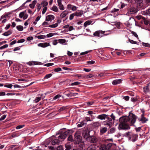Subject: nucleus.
<instances>
[{
	"label": "nucleus",
	"instance_id": "obj_51",
	"mask_svg": "<svg viewBox=\"0 0 150 150\" xmlns=\"http://www.w3.org/2000/svg\"><path fill=\"white\" fill-rule=\"evenodd\" d=\"M115 131V128L113 127L110 129V133H114Z\"/></svg>",
	"mask_w": 150,
	"mask_h": 150
},
{
	"label": "nucleus",
	"instance_id": "obj_63",
	"mask_svg": "<svg viewBox=\"0 0 150 150\" xmlns=\"http://www.w3.org/2000/svg\"><path fill=\"white\" fill-rule=\"evenodd\" d=\"M57 150H63V147L62 146H59L57 148Z\"/></svg>",
	"mask_w": 150,
	"mask_h": 150
},
{
	"label": "nucleus",
	"instance_id": "obj_57",
	"mask_svg": "<svg viewBox=\"0 0 150 150\" xmlns=\"http://www.w3.org/2000/svg\"><path fill=\"white\" fill-rule=\"evenodd\" d=\"M25 126V125H19L16 127V128L17 129H20L21 128Z\"/></svg>",
	"mask_w": 150,
	"mask_h": 150
},
{
	"label": "nucleus",
	"instance_id": "obj_53",
	"mask_svg": "<svg viewBox=\"0 0 150 150\" xmlns=\"http://www.w3.org/2000/svg\"><path fill=\"white\" fill-rule=\"evenodd\" d=\"M61 96H62L61 95H60V94H58L54 97L53 98V100H56L58 98L61 97Z\"/></svg>",
	"mask_w": 150,
	"mask_h": 150
},
{
	"label": "nucleus",
	"instance_id": "obj_47",
	"mask_svg": "<svg viewBox=\"0 0 150 150\" xmlns=\"http://www.w3.org/2000/svg\"><path fill=\"white\" fill-rule=\"evenodd\" d=\"M67 139L69 141L72 142L73 141L72 136L71 135H69L68 138Z\"/></svg>",
	"mask_w": 150,
	"mask_h": 150
},
{
	"label": "nucleus",
	"instance_id": "obj_46",
	"mask_svg": "<svg viewBox=\"0 0 150 150\" xmlns=\"http://www.w3.org/2000/svg\"><path fill=\"white\" fill-rule=\"evenodd\" d=\"M13 85L12 84H5L4 86L8 88H11Z\"/></svg>",
	"mask_w": 150,
	"mask_h": 150
},
{
	"label": "nucleus",
	"instance_id": "obj_1",
	"mask_svg": "<svg viewBox=\"0 0 150 150\" xmlns=\"http://www.w3.org/2000/svg\"><path fill=\"white\" fill-rule=\"evenodd\" d=\"M120 123L119 124L118 129L119 130H127L130 128V125L127 123V122L125 118L122 116L119 119Z\"/></svg>",
	"mask_w": 150,
	"mask_h": 150
},
{
	"label": "nucleus",
	"instance_id": "obj_64",
	"mask_svg": "<svg viewBox=\"0 0 150 150\" xmlns=\"http://www.w3.org/2000/svg\"><path fill=\"white\" fill-rule=\"evenodd\" d=\"M6 115H4L2 116L1 117V118H0V120L1 121L4 120L5 118L6 117Z\"/></svg>",
	"mask_w": 150,
	"mask_h": 150
},
{
	"label": "nucleus",
	"instance_id": "obj_56",
	"mask_svg": "<svg viewBox=\"0 0 150 150\" xmlns=\"http://www.w3.org/2000/svg\"><path fill=\"white\" fill-rule=\"evenodd\" d=\"M8 46V44H5L2 46L0 47V49L1 50H2L5 48L7 47Z\"/></svg>",
	"mask_w": 150,
	"mask_h": 150
},
{
	"label": "nucleus",
	"instance_id": "obj_19",
	"mask_svg": "<svg viewBox=\"0 0 150 150\" xmlns=\"http://www.w3.org/2000/svg\"><path fill=\"white\" fill-rule=\"evenodd\" d=\"M137 11L140 10L141 9L144 8V7L143 6V2L142 3H139L137 4Z\"/></svg>",
	"mask_w": 150,
	"mask_h": 150
},
{
	"label": "nucleus",
	"instance_id": "obj_28",
	"mask_svg": "<svg viewBox=\"0 0 150 150\" xmlns=\"http://www.w3.org/2000/svg\"><path fill=\"white\" fill-rule=\"evenodd\" d=\"M18 147L16 145H12L10 146V149L11 150H18Z\"/></svg>",
	"mask_w": 150,
	"mask_h": 150
},
{
	"label": "nucleus",
	"instance_id": "obj_8",
	"mask_svg": "<svg viewBox=\"0 0 150 150\" xmlns=\"http://www.w3.org/2000/svg\"><path fill=\"white\" fill-rule=\"evenodd\" d=\"M138 120H139L140 122L139 125H140L141 123L140 121H141L142 123H144L148 120V119L144 117V115H143V114H142L141 116V118L140 119L139 118Z\"/></svg>",
	"mask_w": 150,
	"mask_h": 150
},
{
	"label": "nucleus",
	"instance_id": "obj_40",
	"mask_svg": "<svg viewBox=\"0 0 150 150\" xmlns=\"http://www.w3.org/2000/svg\"><path fill=\"white\" fill-rule=\"evenodd\" d=\"M51 10L56 12H57L58 11V9L56 6H53Z\"/></svg>",
	"mask_w": 150,
	"mask_h": 150
},
{
	"label": "nucleus",
	"instance_id": "obj_5",
	"mask_svg": "<svg viewBox=\"0 0 150 150\" xmlns=\"http://www.w3.org/2000/svg\"><path fill=\"white\" fill-rule=\"evenodd\" d=\"M74 141L76 144L82 142V137L78 133H76L74 134Z\"/></svg>",
	"mask_w": 150,
	"mask_h": 150
},
{
	"label": "nucleus",
	"instance_id": "obj_17",
	"mask_svg": "<svg viewBox=\"0 0 150 150\" xmlns=\"http://www.w3.org/2000/svg\"><path fill=\"white\" fill-rule=\"evenodd\" d=\"M57 3L59 9L61 10H63L64 9V7L62 3L61 0H57Z\"/></svg>",
	"mask_w": 150,
	"mask_h": 150
},
{
	"label": "nucleus",
	"instance_id": "obj_26",
	"mask_svg": "<svg viewBox=\"0 0 150 150\" xmlns=\"http://www.w3.org/2000/svg\"><path fill=\"white\" fill-rule=\"evenodd\" d=\"M107 131V128L106 127H104L100 129V134H103Z\"/></svg>",
	"mask_w": 150,
	"mask_h": 150
},
{
	"label": "nucleus",
	"instance_id": "obj_6",
	"mask_svg": "<svg viewBox=\"0 0 150 150\" xmlns=\"http://www.w3.org/2000/svg\"><path fill=\"white\" fill-rule=\"evenodd\" d=\"M137 10L136 8L134 7H131L128 8L127 13L129 14H132L137 13Z\"/></svg>",
	"mask_w": 150,
	"mask_h": 150
},
{
	"label": "nucleus",
	"instance_id": "obj_37",
	"mask_svg": "<svg viewBox=\"0 0 150 150\" xmlns=\"http://www.w3.org/2000/svg\"><path fill=\"white\" fill-rule=\"evenodd\" d=\"M112 146V143H109L106 145V149L107 150H109Z\"/></svg>",
	"mask_w": 150,
	"mask_h": 150
},
{
	"label": "nucleus",
	"instance_id": "obj_25",
	"mask_svg": "<svg viewBox=\"0 0 150 150\" xmlns=\"http://www.w3.org/2000/svg\"><path fill=\"white\" fill-rule=\"evenodd\" d=\"M59 139H56L53 140L51 143L52 145H54L56 144H59L60 142V141Z\"/></svg>",
	"mask_w": 150,
	"mask_h": 150
},
{
	"label": "nucleus",
	"instance_id": "obj_12",
	"mask_svg": "<svg viewBox=\"0 0 150 150\" xmlns=\"http://www.w3.org/2000/svg\"><path fill=\"white\" fill-rule=\"evenodd\" d=\"M109 117L108 115L105 114H102L98 115L97 118L101 120H105V118H107Z\"/></svg>",
	"mask_w": 150,
	"mask_h": 150
},
{
	"label": "nucleus",
	"instance_id": "obj_52",
	"mask_svg": "<svg viewBox=\"0 0 150 150\" xmlns=\"http://www.w3.org/2000/svg\"><path fill=\"white\" fill-rule=\"evenodd\" d=\"M41 98L40 97H37L35 100V103H38L41 100Z\"/></svg>",
	"mask_w": 150,
	"mask_h": 150
},
{
	"label": "nucleus",
	"instance_id": "obj_23",
	"mask_svg": "<svg viewBox=\"0 0 150 150\" xmlns=\"http://www.w3.org/2000/svg\"><path fill=\"white\" fill-rule=\"evenodd\" d=\"M122 81V80L121 79H116L113 80L112 83L113 85H117V84L120 83Z\"/></svg>",
	"mask_w": 150,
	"mask_h": 150
},
{
	"label": "nucleus",
	"instance_id": "obj_45",
	"mask_svg": "<svg viewBox=\"0 0 150 150\" xmlns=\"http://www.w3.org/2000/svg\"><path fill=\"white\" fill-rule=\"evenodd\" d=\"M81 83L80 82L78 81H76L71 84V86H76L80 84Z\"/></svg>",
	"mask_w": 150,
	"mask_h": 150
},
{
	"label": "nucleus",
	"instance_id": "obj_31",
	"mask_svg": "<svg viewBox=\"0 0 150 150\" xmlns=\"http://www.w3.org/2000/svg\"><path fill=\"white\" fill-rule=\"evenodd\" d=\"M100 150H107L106 149V145H102L100 148Z\"/></svg>",
	"mask_w": 150,
	"mask_h": 150
},
{
	"label": "nucleus",
	"instance_id": "obj_9",
	"mask_svg": "<svg viewBox=\"0 0 150 150\" xmlns=\"http://www.w3.org/2000/svg\"><path fill=\"white\" fill-rule=\"evenodd\" d=\"M150 83H148L143 88V91L145 93H147L150 92L149 85Z\"/></svg>",
	"mask_w": 150,
	"mask_h": 150
},
{
	"label": "nucleus",
	"instance_id": "obj_44",
	"mask_svg": "<svg viewBox=\"0 0 150 150\" xmlns=\"http://www.w3.org/2000/svg\"><path fill=\"white\" fill-rule=\"evenodd\" d=\"M37 7L38 11V12L40 10L42 7V5L41 4H40L39 3H38L37 4Z\"/></svg>",
	"mask_w": 150,
	"mask_h": 150
},
{
	"label": "nucleus",
	"instance_id": "obj_24",
	"mask_svg": "<svg viewBox=\"0 0 150 150\" xmlns=\"http://www.w3.org/2000/svg\"><path fill=\"white\" fill-rule=\"evenodd\" d=\"M12 31H13L12 30H9L7 31L6 32L3 33L2 35L6 36H8V35L11 34L12 33Z\"/></svg>",
	"mask_w": 150,
	"mask_h": 150
},
{
	"label": "nucleus",
	"instance_id": "obj_39",
	"mask_svg": "<svg viewBox=\"0 0 150 150\" xmlns=\"http://www.w3.org/2000/svg\"><path fill=\"white\" fill-rule=\"evenodd\" d=\"M46 36L43 35H40L39 36H35V37L37 38L38 39H44L45 38Z\"/></svg>",
	"mask_w": 150,
	"mask_h": 150
},
{
	"label": "nucleus",
	"instance_id": "obj_55",
	"mask_svg": "<svg viewBox=\"0 0 150 150\" xmlns=\"http://www.w3.org/2000/svg\"><path fill=\"white\" fill-rule=\"evenodd\" d=\"M75 14L74 13H73L71 14L69 16V19L70 20H72L74 16H75Z\"/></svg>",
	"mask_w": 150,
	"mask_h": 150
},
{
	"label": "nucleus",
	"instance_id": "obj_41",
	"mask_svg": "<svg viewBox=\"0 0 150 150\" xmlns=\"http://www.w3.org/2000/svg\"><path fill=\"white\" fill-rule=\"evenodd\" d=\"M87 150H96L95 147L92 146H90L88 147Z\"/></svg>",
	"mask_w": 150,
	"mask_h": 150
},
{
	"label": "nucleus",
	"instance_id": "obj_49",
	"mask_svg": "<svg viewBox=\"0 0 150 150\" xmlns=\"http://www.w3.org/2000/svg\"><path fill=\"white\" fill-rule=\"evenodd\" d=\"M143 22H144V24L146 25L149 24V26H150V23H149V22L148 20H145Z\"/></svg>",
	"mask_w": 150,
	"mask_h": 150
},
{
	"label": "nucleus",
	"instance_id": "obj_60",
	"mask_svg": "<svg viewBox=\"0 0 150 150\" xmlns=\"http://www.w3.org/2000/svg\"><path fill=\"white\" fill-rule=\"evenodd\" d=\"M54 65V64L53 63H49L45 64L44 65L46 66V67H50Z\"/></svg>",
	"mask_w": 150,
	"mask_h": 150
},
{
	"label": "nucleus",
	"instance_id": "obj_33",
	"mask_svg": "<svg viewBox=\"0 0 150 150\" xmlns=\"http://www.w3.org/2000/svg\"><path fill=\"white\" fill-rule=\"evenodd\" d=\"M85 124H86V123H85L83 121H82L77 126L78 127H81L83 126Z\"/></svg>",
	"mask_w": 150,
	"mask_h": 150
},
{
	"label": "nucleus",
	"instance_id": "obj_11",
	"mask_svg": "<svg viewBox=\"0 0 150 150\" xmlns=\"http://www.w3.org/2000/svg\"><path fill=\"white\" fill-rule=\"evenodd\" d=\"M132 134L131 132H128L122 134V136L127 138L129 140H130L131 139Z\"/></svg>",
	"mask_w": 150,
	"mask_h": 150
},
{
	"label": "nucleus",
	"instance_id": "obj_42",
	"mask_svg": "<svg viewBox=\"0 0 150 150\" xmlns=\"http://www.w3.org/2000/svg\"><path fill=\"white\" fill-rule=\"evenodd\" d=\"M110 118L112 119V121H113V122H114V121L115 120V116L114 115L113 113H112L111 115H110Z\"/></svg>",
	"mask_w": 150,
	"mask_h": 150
},
{
	"label": "nucleus",
	"instance_id": "obj_20",
	"mask_svg": "<svg viewBox=\"0 0 150 150\" xmlns=\"http://www.w3.org/2000/svg\"><path fill=\"white\" fill-rule=\"evenodd\" d=\"M69 13L68 11L65 10L61 13L60 16L62 18H64Z\"/></svg>",
	"mask_w": 150,
	"mask_h": 150
},
{
	"label": "nucleus",
	"instance_id": "obj_61",
	"mask_svg": "<svg viewBox=\"0 0 150 150\" xmlns=\"http://www.w3.org/2000/svg\"><path fill=\"white\" fill-rule=\"evenodd\" d=\"M131 33L136 38H138V36L136 33L134 31H132Z\"/></svg>",
	"mask_w": 150,
	"mask_h": 150
},
{
	"label": "nucleus",
	"instance_id": "obj_14",
	"mask_svg": "<svg viewBox=\"0 0 150 150\" xmlns=\"http://www.w3.org/2000/svg\"><path fill=\"white\" fill-rule=\"evenodd\" d=\"M78 144V150H83L84 146V143L83 142H80L77 144Z\"/></svg>",
	"mask_w": 150,
	"mask_h": 150
},
{
	"label": "nucleus",
	"instance_id": "obj_29",
	"mask_svg": "<svg viewBox=\"0 0 150 150\" xmlns=\"http://www.w3.org/2000/svg\"><path fill=\"white\" fill-rule=\"evenodd\" d=\"M74 13L75 16H81L83 14V11L82 10H81L79 12H76Z\"/></svg>",
	"mask_w": 150,
	"mask_h": 150
},
{
	"label": "nucleus",
	"instance_id": "obj_59",
	"mask_svg": "<svg viewBox=\"0 0 150 150\" xmlns=\"http://www.w3.org/2000/svg\"><path fill=\"white\" fill-rule=\"evenodd\" d=\"M47 9V6L45 7L43 9V10L42 11V14H44L45 13Z\"/></svg>",
	"mask_w": 150,
	"mask_h": 150
},
{
	"label": "nucleus",
	"instance_id": "obj_21",
	"mask_svg": "<svg viewBox=\"0 0 150 150\" xmlns=\"http://www.w3.org/2000/svg\"><path fill=\"white\" fill-rule=\"evenodd\" d=\"M101 126V123L98 121L94 122L93 124V126L95 128H98Z\"/></svg>",
	"mask_w": 150,
	"mask_h": 150
},
{
	"label": "nucleus",
	"instance_id": "obj_3",
	"mask_svg": "<svg viewBox=\"0 0 150 150\" xmlns=\"http://www.w3.org/2000/svg\"><path fill=\"white\" fill-rule=\"evenodd\" d=\"M71 132V130H67L62 134H61L60 135L58 136V138L59 139L64 140L67 136L70 135Z\"/></svg>",
	"mask_w": 150,
	"mask_h": 150
},
{
	"label": "nucleus",
	"instance_id": "obj_35",
	"mask_svg": "<svg viewBox=\"0 0 150 150\" xmlns=\"http://www.w3.org/2000/svg\"><path fill=\"white\" fill-rule=\"evenodd\" d=\"M52 75V74H47L45 76L44 78V79H48Z\"/></svg>",
	"mask_w": 150,
	"mask_h": 150
},
{
	"label": "nucleus",
	"instance_id": "obj_54",
	"mask_svg": "<svg viewBox=\"0 0 150 150\" xmlns=\"http://www.w3.org/2000/svg\"><path fill=\"white\" fill-rule=\"evenodd\" d=\"M62 70L61 68L60 67H58L57 68H55L54 69V71L56 72H57L60 71Z\"/></svg>",
	"mask_w": 150,
	"mask_h": 150
},
{
	"label": "nucleus",
	"instance_id": "obj_58",
	"mask_svg": "<svg viewBox=\"0 0 150 150\" xmlns=\"http://www.w3.org/2000/svg\"><path fill=\"white\" fill-rule=\"evenodd\" d=\"M86 63L88 64H93L95 63V62L94 61L91 60V61H87Z\"/></svg>",
	"mask_w": 150,
	"mask_h": 150
},
{
	"label": "nucleus",
	"instance_id": "obj_13",
	"mask_svg": "<svg viewBox=\"0 0 150 150\" xmlns=\"http://www.w3.org/2000/svg\"><path fill=\"white\" fill-rule=\"evenodd\" d=\"M55 18L54 16L52 15H49L46 17L45 21H50L54 20Z\"/></svg>",
	"mask_w": 150,
	"mask_h": 150
},
{
	"label": "nucleus",
	"instance_id": "obj_34",
	"mask_svg": "<svg viewBox=\"0 0 150 150\" xmlns=\"http://www.w3.org/2000/svg\"><path fill=\"white\" fill-rule=\"evenodd\" d=\"M26 11L25 10L24 11H23V12H22L20 13L19 14V17L21 18H22L24 16L25 13Z\"/></svg>",
	"mask_w": 150,
	"mask_h": 150
},
{
	"label": "nucleus",
	"instance_id": "obj_22",
	"mask_svg": "<svg viewBox=\"0 0 150 150\" xmlns=\"http://www.w3.org/2000/svg\"><path fill=\"white\" fill-rule=\"evenodd\" d=\"M138 137V135L136 134H132L131 136V140L132 142H135L137 139Z\"/></svg>",
	"mask_w": 150,
	"mask_h": 150
},
{
	"label": "nucleus",
	"instance_id": "obj_30",
	"mask_svg": "<svg viewBox=\"0 0 150 150\" xmlns=\"http://www.w3.org/2000/svg\"><path fill=\"white\" fill-rule=\"evenodd\" d=\"M41 4L43 7H45L48 4V3L46 0H43L42 1Z\"/></svg>",
	"mask_w": 150,
	"mask_h": 150
},
{
	"label": "nucleus",
	"instance_id": "obj_27",
	"mask_svg": "<svg viewBox=\"0 0 150 150\" xmlns=\"http://www.w3.org/2000/svg\"><path fill=\"white\" fill-rule=\"evenodd\" d=\"M142 14L145 15L150 16V8H149L145 11H143Z\"/></svg>",
	"mask_w": 150,
	"mask_h": 150
},
{
	"label": "nucleus",
	"instance_id": "obj_36",
	"mask_svg": "<svg viewBox=\"0 0 150 150\" xmlns=\"http://www.w3.org/2000/svg\"><path fill=\"white\" fill-rule=\"evenodd\" d=\"M16 28L19 31H21L23 30V27L21 25H18L16 26Z\"/></svg>",
	"mask_w": 150,
	"mask_h": 150
},
{
	"label": "nucleus",
	"instance_id": "obj_4",
	"mask_svg": "<svg viewBox=\"0 0 150 150\" xmlns=\"http://www.w3.org/2000/svg\"><path fill=\"white\" fill-rule=\"evenodd\" d=\"M106 120L103 122V124L104 125L108 126L110 127H111L114 124V122L112 121V119L109 117Z\"/></svg>",
	"mask_w": 150,
	"mask_h": 150
},
{
	"label": "nucleus",
	"instance_id": "obj_2",
	"mask_svg": "<svg viewBox=\"0 0 150 150\" xmlns=\"http://www.w3.org/2000/svg\"><path fill=\"white\" fill-rule=\"evenodd\" d=\"M123 117L127 122H129L130 126H135L134 124L137 118V117L135 114L132 113L131 112H129L128 116H123Z\"/></svg>",
	"mask_w": 150,
	"mask_h": 150
},
{
	"label": "nucleus",
	"instance_id": "obj_48",
	"mask_svg": "<svg viewBox=\"0 0 150 150\" xmlns=\"http://www.w3.org/2000/svg\"><path fill=\"white\" fill-rule=\"evenodd\" d=\"M67 108V107L63 106L61 107L60 109H59L58 111L59 112H61V111L65 110Z\"/></svg>",
	"mask_w": 150,
	"mask_h": 150
},
{
	"label": "nucleus",
	"instance_id": "obj_43",
	"mask_svg": "<svg viewBox=\"0 0 150 150\" xmlns=\"http://www.w3.org/2000/svg\"><path fill=\"white\" fill-rule=\"evenodd\" d=\"M58 26V24L57 23H56L54 24H52L51 25H50L49 26V27L52 28H55L57 27Z\"/></svg>",
	"mask_w": 150,
	"mask_h": 150
},
{
	"label": "nucleus",
	"instance_id": "obj_15",
	"mask_svg": "<svg viewBox=\"0 0 150 150\" xmlns=\"http://www.w3.org/2000/svg\"><path fill=\"white\" fill-rule=\"evenodd\" d=\"M34 82H31V83H30L29 85H26V86H19V85H18L15 84V85H13V86H14V87L15 88H26V87H28L29 86H30Z\"/></svg>",
	"mask_w": 150,
	"mask_h": 150
},
{
	"label": "nucleus",
	"instance_id": "obj_18",
	"mask_svg": "<svg viewBox=\"0 0 150 150\" xmlns=\"http://www.w3.org/2000/svg\"><path fill=\"white\" fill-rule=\"evenodd\" d=\"M105 33V31H103L102 30L96 31L93 33V35L95 36L100 37V34H104Z\"/></svg>",
	"mask_w": 150,
	"mask_h": 150
},
{
	"label": "nucleus",
	"instance_id": "obj_32",
	"mask_svg": "<svg viewBox=\"0 0 150 150\" xmlns=\"http://www.w3.org/2000/svg\"><path fill=\"white\" fill-rule=\"evenodd\" d=\"M91 23V21H86L83 25V26L85 27H86L87 25H90Z\"/></svg>",
	"mask_w": 150,
	"mask_h": 150
},
{
	"label": "nucleus",
	"instance_id": "obj_38",
	"mask_svg": "<svg viewBox=\"0 0 150 150\" xmlns=\"http://www.w3.org/2000/svg\"><path fill=\"white\" fill-rule=\"evenodd\" d=\"M59 42L63 44L65 43L66 42V40L64 39H59L58 40Z\"/></svg>",
	"mask_w": 150,
	"mask_h": 150
},
{
	"label": "nucleus",
	"instance_id": "obj_10",
	"mask_svg": "<svg viewBox=\"0 0 150 150\" xmlns=\"http://www.w3.org/2000/svg\"><path fill=\"white\" fill-rule=\"evenodd\" d=\"M82 135L83 137L85 138L86 140L88 139L89 136V131L88 130H85L82 133Z\"/></svg>",
	"mask_w": 150,
	"mask_h": 150
},
{
	"label": "nucleus",
	"instance_id": "obj_50",
	"mask_svg": "<svg viewBox=\"0 0 150 150\" xmlns=\"http://www.w3.org/2000/svg\"><path fill=\"white\" fill-rule=\"evenodd\" d=\"M142 45L146 47H150V44L147 43H144L142 42Z\"/></svg>",
	"mask_w": 150,
	"mask_h": 150
},
{
	"label": "nucleus",
	"instance_id": "obj_7",
	"mask_svg": "<svg viewBox=\"0 0 150 150\" xmlns=\"http://www.w3.org/2000/svg\"><path fill=\"white\" fill-rule=\"evenodd\" d=\"M88 141L91 143H95L96 142L97 140L96 137L94 136H90L87 140Z\"/></svg>",
	"mask_w": 150,
	"mask_h": 150
},
{
	"label": "nucleus",
	"instance_id": "obj_62",
	"mask_svg": "<svg viewBox=\"0 0 150 150\" xmlns=\"http://www.w3.org/2000/svg\"><path fill=\"white\" fill-rule=\"evenodd\" d=\"M66 149L69 150L71 149V146L70 145H68V144L65 145Z\"/></svg>",
	"mask_w": 150,
	"mask_h": 150
},
{
	"label": "nucleus",
	"instance_id": "obj_16",
	"mask_svg": "<svg viewBox=\"0 0 150 150\" xmlns=\"http://www.w3.org/2000/svg\"><path fill=\"white\" fill-rule=\"evenodd\" d=\"M50 44L49 43L45 42L44 43H40L38 44V46L39 47H45L49 46Z\"/></svg>",
	"mask_w": 150,
	"mask_h": 150
}]
</instances>
